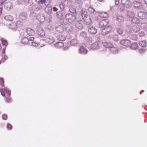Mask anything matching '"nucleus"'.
Masks as SVG:
<instances>
[{
  "mask_svg": "<svg viewBox=\"0 0 147 147\" xmlns=\"http://www.w3.org/2000/svg\"><path fill=\"white\" fill-rule=\"evenodd\" d=\"M64 45V44H63V43L61 42H59L55 43V45H54V46H55V47L56 48L60 49Z\"/></svg>",
  "mask_w": 147,
  "mask_h": 147,
  "instance_id": "obj_27",
  "label": "nucleus"
},
{
  "mask_svg": "<svg viewBox=\"0 0 147 147\" xmlns=\"http://www.w3.org/2000/svg\"><path fill=\"white\" fill-rule=\"evenodd\" d=\"M145 51V50L144 49H141L139 50L138 52L140 53H143Z\"/></svg>",
  "mask_w": 147,
  "mask_h": 147,
  "instance_id": "obj_58",
  "label": "nucleus"
},
{
  "mask_svg": "<svg viewBox=\"0 0 147 147\" xmlns=\"http://www.w3.org/2000/svg\"><path fill=\"white\" fill-rule=\"evenodd\" d=\"M124 7H125L123 6H120V7H119V9H120V11H123L124 10Z\"/></svg>",
  "mask_w": 147,
  "mask_h": 147,
  "instance_id": "obj_64",
  "label": "nucleus"
},
{
  "mask_svg": "<svg viewBox=\"0 0 147 147\" xmlns=\"http://www.w3.org/2000/svg\"><path fill=\"white\" fill-rule=\"evenodd\" d=\"M86 47V45L84 43H82L80 46V48L78 50L79 53L82 55H86L88 52V51L85 48Z\"/></svg>",
  "mask_w": 147,
  "mask_h": 147,
  "instance_id": "obj_5",
  "label": "nucleus"
},
{
  "mask_svg": "<svg viewBox=\"0 0 147 147\" xmlns=\"http://www.w3.org/2000/svg\"><path fill=\"white\" fill-rule=\"evenodd\" d=\"M112 27L111 26H108L105 27L101 30V34L106 35L111 31Z\"/></svg>",
  "mask_w": 147,
  "mask_h": 147,
  "instance_id": "obj_9",
  "label": "nucleus"
},
{
  "mask_svg": "<svg viewBox=\"0 0 147 147\" xmlns=\"http://www.w3.org/2000/svg\"><path fill=\"white\" fill-rule=\"evenodd\" d=\"M102 45L103 47L106 48H111L112 47H114L113 45L109 42H103L102 43Z\"/></svg>",
  "mask_w": 147,
  "mask_h": 147,
  "instance_id": "obj_16",
  "label": "nucleus"
},
{
  "mask_svg": "<svg viewBox=\"0 0 147 147\" xmlns=\"http://www.w3.org/2000/svg\"><path fill=\"white\" fill-rule=\"evenodd\" d=\"M131 39L134 40H136L137 39V35L136 34H133L131 36Z\"/></svg>",
  "mask_w": 147,
  "mask_h": 147,
  "instance_id": "obj_51",
  "label": "nucleus"
},
{
  "mask_svg": "<svg viewBox=\"0 0 147 147\" xmlns=\"http://www.w3.org/2000/svg\"><path fill=\"white\" fill-rule=\"evenodd\" d=\"M13 7L11 2L9 1L5 3L4 5V8L8 11L11 9Z\"/></svg>",
  "mask_w": 147,
  "mask_h": 147,
  "instance_id": "obj_11",
  "label": "nucleus"
},
{
  "mask_svg": "<svg viewBox=\"0 0 147 147\" xmlns=\"http://www.w3.org/2000/svg\"><path fill=\"white\" fill-rule=\"evenodd\" d=\"M8 59V57L6 55H3V57H2V59H1V60H2V61H3V62H4L7 59Z\"/></svg>",
  "mask_w": 147,
  "mask_h": 147,
  "instance_id": "obj_53",
  "label": "nucleus"
},
{
  "mask_svg": "<svg viewBox=\"0 0 147 147\" xmlns=\"http://www.w3.org/2000/svg\"><path fill=\"white\" fill-rule=\"evenodd\" d=\"M22 2H23V0H17V3L18 4H21Z\"/></svg>",
  "mask_w": 147,
  "mask_h": 147,
  "instance_id": "obj_62",
  "label": "nucleus"
},
{
  "mask_svg": "<svg viewBox=\"0 0 147 147\" xmlns=\"http://www.w3.org/2000/svg\"><path fill=\"white\" fill-rule=\"evenodd\" d=\"M3 119L4 120H6L7 119V115L5 114L3 115Z\"/></svg>",
  "mask_w": 147,
  "mask_h": 147,
  "instance_id": "obj_63",
  "label": "nucleus"
},
{
  "mask_svg": "<svg viewBox=\"0 0 147 147\" xmlns=\"http://www.w3.org/2000/svg\"><path fill=\"white\" fill-rule=\"evenodd\" d=\"M75 5L76 7L80 8L82 6V2L81 0H76L75 1Z\"/></svg>",
  "mask_w": 147,
  "mask_h": 147,
  "instance_id": "obj_24",
  "label": "nucleus"
},
{
  "mask_svg": "<svg viewBox=\"0 0 147 147\" xmlns=\"http://www.w3.org/2000/svg\"><path fill=\"white\" fill-rule=\"evenodd\" d=\"M133 31L135 32H137L139 31L140 30V27L138 25H135L132 28Z\"/></svg>",
  "mask_w": 147,
  "mask_h": 147,
  "instance_id": "obj_29",
  "label": "nucleus"
},
{
  "mask_svg": "<svg viewBox=\"0 0 147 147\" xmlns=\"http://www.w3.org/2000/svg\"><path fill=\"white\" fill-rule=\"evenodd\" d=\"M0 84L1 86H4V81H3V78H0Z\"/></svg>",
  "mask_w": 147,
  "mask_h": 147,
  "instance_id": "obj_57",
  "label": "nucleus"
},
{
  "mask_svg": "<svg viewBox=\"0 0 147 147\" xmlns=\"http://www.w3.org/2000/svg\"><path fill=\"white\" fill-rule=\"evenodd\" d=\"M88 11L89 13L94 15H96L98 13L91 6H90L88 7Z\"/></svg>",
  "mask_w": 147,
  "mask_h": 147,
  "instance_id": "obj_17",
  "label": "nucleus"
},
{
  "mask_svg": "<svg viewBox=\"0 0 147 147\" xmlns=\"http://www.w3.org/2000/svg\"><path fill=\"white\" fill-rule=\"evenodd\" d=\"M81 18H85L90 16L87 15L86 9H85L83 8L81 11Z\"/></svg>",
  "mask_w": 147,
  "mask_h": 147,
  "instance_id": "obj_19",
  "label": "nucleus"
},
{
  "mask_svg": "<svg viewBox=\"0 0 147 147\" xmlns=\"http://www.w3.org/2000/svg\"><path fill=\"white\" fill-rule=\"evenodd\" d=\"M127 16L129 18H133L134 16V13L131 11H128L127 12Z\"/></svg>",
  "mask_w": 147,
  "mask_h": 147,
  "instance_id": "obj_43",
  "label": "nucleus"
},
{
  "mask_svg": "<svg viewBox=\"0 0 147 147\" xmlns=\"http://www.w3.org/2000/svg\"><path fill=\"white\" fill-rule=\"evenodd\" d=\"M78 43V40L76 39H72L70 42V44L72 46H76Z\"/></svg>",
  "mask_w": 147,
  "mask_h": 147,
  "instance_id": "obj_33",
  "label": "nucleus"
},
{
  "mask_svg": "<svg viewBox=\"0 0 147 147\" xmlns=\"http://www.w3.org/2000/svg\"><path fill=\"white\" fill-rule=\"evenodd\" d=\"M147 27V24L145 23H142L141 24V28L145 29Z\"/></svg>",
  "mask_w": 147,
  "mask_h": 147,
  "instance_id": "obj_54",
  "label": "nucleus"
},
{
  "mask_svg": "<svg viewBox=\"0 0 147 147\" xmlns=\"http://www.w3.org/2000/svg\"><path fill=\"white\" fill-rule=\"evenodd\" d=\"M55 31L58 33H61L63 32L64 28L61 25L55 27Z\"/></svg>",
  "mask_w": 147,
  "mask_h": 147,
  "instance_id": "obj_21",
  "label": "nucleus"
},
{
  "mask_svg": "<svg viewBox=\"0 0 147 147\" xmlns=\"http://www.w3.org/2000/svg\"><path fill=\"white\" fill-rule=\"evenodd\" d=\"M34 40V38L31 37L28 38L24 37L21 39V42L24 45H28L30 43V41H32Z\"/></svg>",
  "mask_w": 147,
  "mask_h": 147,
  "instance_id": "obj_6",
  "label": "nucleus"
},
{
  "mask_svg": "<svg viewBox=\"0 0 147 147\" xmlns=\"http://www.w3.org/2000/svg\"><path fill=\"white\" fill-rule=\"evenodd\" d=\"M120 44L125 47L127 48L131 44V42L128 39H123L120 41Z\"/></svg>",
  "mask_w": 147,
  "mask_h": 147,
  "instance_id": "obj_7",
  "label": "nucleus"
},
{
  "mask_svg": "<svg viewBox=\"0 0 147 147\" xmlns=\"http://www.w3.org/2000/svg\"><path fill=\"white\" fill-rule=\"evenodd\" d=\"M65 18L68 22L70 23L74 22L76 20H77V19H79L78 18H76L74 16L69 13H67L65 14Z\"/></svg>",
  "mask_w": 147,
  "mask_h": 147,
  "instance_id": "obj_3",
  "label": "nucleus"
},
{
  "mask_svg": "<svg viewBox=\"0 0 147 147\" xmlns=\"http://www.w3.org/2000/svg\"><path fill=\"white\" fill-rule=\"evenodd\" d=\"M77 19V21L79 22L82 20H84L85 24L87 25H90L92 23V17L88 16L86 17H80Z\"/></svg>",
  "mask_w": 147,
  "mask_h": 147,
  "instance_id": "obj_2",
  "label": "nucleus"
},
{
  "mask_svg": "<svg viewBox=\"0 0 147 147\" xmlns=\"http://www.w3.org/2000/svg\"><path fill=\"white\" fill-rule=\"evenodd\" d=\"M37 3H39L42 5L43 4H45V5H49V2L48 1H45V0H41L39 1Z\"/></svg>",
  "mask_w": 147,
  "mask_h": 147,
  "instance_id": "obj_37",
  "label": "nucleus"
},
{
  "mask_svg": "<svg viewBox=\"0 0 147 147\" xmlns=\"http://www.w3.org/2000/svg\"><path fill=\"white\" fill-rule=\"evenodd\" d=\"M121 3L122 5L126 8L130 7L131 5V1L129 0H121Z\"/></svg>",
  "mask_w": 147,
  "mask_h": 147,
  "instance_id": "obj_10",
  "label": "nucleus"
},
{
  "mask_svg": "<svg viewBox=\"0 0 147 147\" xmlns=\"http://www.w3.org/2000/svg\"><path fill=\"white\" fill-rule=\"evenodd\" d=\"M4 19L7 22H11L13 20V18L11 15H9L5 16L4 17Z\"/></svg>",
  "mask_w": 147,
  "mask_h": 147,
  "instance_id": "obj_31",
  "label": "nucleus"
},
{
  "mask_svg": "<svg viewBox=\"0 0 147 147\" xmlns=\"http://www.w3.org/2000/svg\"><path fill=\"white\" fill-rule=\"evenodd\" d=\"M42 7V5L39 3H37L32 6V9L34 11H38Z\"/></svg>",
  "mask_w": 147,
  "mask_h": 147,
  "instance_id": "obj_12",
  "label": "nucleus"
},
{
  "mask_svg": "<svg viewBox=\"0 0 147 147\" xmlns=\"http://www.w3.org/2000/svg\"><path fill=\"white\" fill-rule=\"evenodd\" d=\"M37 34L39 36L43 37L45 36V32L41 29H39L37 31Z\"/></svg>",
  "mask_w": 147,
  "mask_h": 147,
  "instance_id": "obj_28",
  "label": "nucleus"
},
{
  "mask_svg": "<svg viewBox=\"0 0 147 147\" xmlns=\"http://www.w3.org/2000/svg\"><path fill=\"white\" fill-rule=\"evenodd\" d=\"M130 46H129L130 47V49L131 50H135L138 48V44L135 42H133Z\"/></svg>",
  "mask_w": 147,
  "mask_h": 147,
  "instance_id": "obj_30",
  "label": "nucleus"
},
{
  "mask_svg": "<svg viewBox=\"0 0 147 147\" xmlns=\"http://www.w3.org/2000/svg\"><path fill=\"white\" fill-rule=\"evenodd\" d=\"M139 45L142 47H145L146 46V42L144 40L139 42Z\"/></svg>",
  "mask_w": 147,
  "mask_h": 147,
  "instance_id": "obj_42",
  "label": "nucleus"
},
{
  "mask_svg": "<svg viewBox=\"0 0 147 147\" xmlns=\"http://www.w3.org/2000/svg\"><path fill=\"white\" fill-rule=\"evenodd\" d=\"M123 32V30L121 28H118L117 29V32L119 35H121Z\"/></svg>",
  "mask_w": 147,
  "mask_h": 147,
  "instance_id": "obj_47",
  "label": "nucleus"
},
{
  "mask_svg": "<svg viewBox=\"0 0 147 147\" xmlns=\"http://www.w3.org/2000/svg\"><path fill=\"white\" fill-rule=\"evenodd\" d=\"M54 41V39L53 37L51 36H47L45 37L44 40H40V44L42 43L43 42H45L48 44H51Z\"/></svg>",
  "mask_w": 147,
  "mask_h": 147,
  "instance_id": "obj_4",
  "label": "nucleus"
},
{
  "mask_svg": "<svg viewBox=\"0 0 147 147\" xmlns=\"http://www.w3.org/2000/svg\"><path fill=\"white\" fill-rule=\"evenodd\" d=\"M107 20H101V21L99 22V27L100 28H102L105 26L107 25L108 24Z\"/></svg>",
  "mask_w": 147,
  "mask_h": 147,
  "instance_id": "obj_18",
  "label": "nucleus"
},
{
  "mask_svg": "<svg viewBox=\"0 0 147 147\" xmlns=\"http://www.w3.org/2000/svg\"><path fill=\"white\" fill-rule=\"evenodd\" d=\"M36 19H37L39 22L40 23H42L45 21V17L42 14H39L37 16V18Z\"/></svg>",
  "mask_w": 147,
  "mask_h": 147,
  "instance_id": "obj_23",
  "label": "nucleus"
},
{
  "mask_svg": "<svg viewBox=\"0 0 147 147\" xmlns=\"http://www.w3.org/2000/svg\"><path fill=\"white\" fill-rule=\"evenodd\" d=\"M65 28L67 32H70L72 30V26L70 24H67L65 25Z\"/></svg>",
  "mask_w": 147,
  "mask_h": 147,
  "instance_id": "obj_25",
  "label": "nucleus"
},
{
  "mask_svg": "<svg viewBox=\"0 0 147 147\" xmlns=\"http://www.w3.org/2000/svg\"><path fill=\"white\" fill-rule=\"evenodd\" d=\"M145 36V33L143 32H141L139 33V36L141 37H142Z\"/></svg>",
  "mask_w": 147,
  "mask_h": 147,
  "instance_id": "obj_60",
  "label": "nucleus"
},
{
  "mask_svg": "<svg viewBox=\"0 0 147 147\" xmlns=\"http://www.w3.org/2000/svg\"><path fill=\"white\" fill-rule=\"evenodd\" d=\"M86 40L87 42L90 43H91L93 41V40L92 38L90 37H88L86 38H84Z\"/></svg>",
  "mask_w": 147,
  "mask_h": 147,
  "instance_id": "obj_50",
  "label": "nucleus"
},
{
  "mask_svg": "<svg viewBox=\"0 0 147 147\" xmlns=\"http://www.w3.org/2000/svg\"><path fill=\"white\" fill-rule=\"evenodd\" d=\"M75 27L78 29H81L82 28V24H81L80 22H77L75 24Z\"/></svg>",
  "mask_w": 147,
  "mask_h": 147,
  "instance_id": "obj_40",
  "label": "nucleus"
},
{
  "mask_svg": "<svg viewBox=\"0 0 147 147\" xmlns=\"http://www.w3.org/2000/svg\"><path fill=\"white\" fill-rule=\"evenodd\" d=\"M57 38L59 40L64 41L65 40V37L63 35L59 34L57 36Z\"/></svg>",
  "mask_w": 147,
  "mask_h": 147,
  "instance_id": "obj_36",
  "label": "nucleus"
},
{
  "mask_svg": "<svg viewBox=\"0 0 147 147\" xmlns=\"http://www.w3.org/2000/svg\"><path fill=\"white\" fill-rule=\"evenodd\" d=\"M16 25H17V26L20 27L22 25V21L19 20L16 23H15Z\"/></svg>",
  "mask_w": 147,
  "mask_h": 147,
  "instance_id": "obj_52",
  "label": "nucleus"
},
{
  "mask_svg": "<svg viewBox=\"0 0 147 147\" xmlns=\"http://www.w3.org/2000/svg\"><path fill=\"white\" fill-rule=\"evenodd\" d=\"M110 49V52L111 53L116 54L118 53V49L117 47H111Z\"/></svg>",
  "mask_w": 147,
  "mask_h": 147,
  "instance_id": "obj_32",
  "label": "nucleus"
},
{
  "mask_svg": "<svg viewBox=\"0 0 147 147\" xmlns=\"http://www.w3.org/2000/svg\"><path fill=\"white\" fill-rule=\"evenodd\" d=\"M98 16L101 18H106L108 16L107 13L106 12H103L99 13Z\"/></svg>",
  "mask_w": 147,
  "mask_h": 147,
  "instance_id": "obj_41",
  "label": "nucleus"
},
{
  "mask_svg": "<svg viewBox=\"0 0 147 147\" xmlns=\"http://www.w3.org/2000/svg\"><path fill=\"white\" fill-rule=\"evenodd\" d=\"M7 128L9 130H11L12 129V125L9 123H7Z\"/></svg>",
  "mask_w": 147,
  "mask_h": 147,
  "instance_id": "obj_61",
  "label": "nucleus"
},
{
  "mask_svg": "<svg viewBox=\"0 0 147 147\" xmlns=\"http://www.w3.org/2000/svg\"><path fill=\"white\" fill-rule=\"evenodd\" d=\"M1 95L3 96H4L5 94H6L7 96H5L6 102H9L10 100H11V98L9 97L11 94L10 90L7 88H5L4 89L1 88Z\"/></svg>",
  "mask_w": 147,
  "mask_h": 147,
  "instance_id": "obj_1",
  "label": "nucleus"
},
{
  "mask_svg": "<svg viewBox=\"0 0 147 147\" xmlns=\"http://www.w3.org/2000/svg\"><path fill=\"white\" fill-rule=\"evenodd\" d=\"M17 26V25H16L15 23L12 22L9 24V27L11 29H16V27Z\"/></svg>",
  "mask_w": 147,
  "mask_h": 147,
  "instance_id": "obj_45",
  "label": "nucleus"
},
{
  "mask_svg": "<svg viewBox=\"0 0 147 147\" xmlns=\"http://www.w3.org/2000/svg\"><path fill=\"white\" fill-rule=\"evenodd\" d=\"M1 43H2L3 45L5 46H7L8 45L7 42L4 38H2V39H1Z\"/></svg>",
  "mask_w": 147,
  "mask_h": 147,
  "instance_id": "obj_48",
  "label": "nucleus"
},
{
  "mask_svg": "<svg viewBox=\"0 0 147 147\" xmlns=\"http://www.w3.org/2000/svg\"><path fill=\"white\" fill-rule=\"evenodd\" d=\"M116 20L119 24H121L124 21V18L121 15H118L116 16Z\"/></svg>",
  "mask_w": 147,
  "mask_h": 147,
  "instance_id": "obj_20",
  "label": "nucleus"
},
{
  "mask_svg": "<svg viewBox=\"0 0 147 147\" xmlns=\"http://www.w3.org/2000/svg\"><path fill=\"white\" fill-rule=\"evenodd\" d=\"M138 16L142 19H147V13L143 11H140L138 13Z\"/></svg>",
  "mask_w": 147,
  "mask_h": 147,
  "instance_id": "obj_13",
  "label": "nucleus"
},
{
  "mask_svg": "<svg viewBox=\"0 0 147 147\" xmlns=\"http://www.w3.org/2000/svg\"><path fill=\"white\" fill-rule=\"evenodd\" d=\"M80 37L83 38H86L87 37V33L85 32H82L80 34Z\"/></svg>",
  "mask_w": 147,
  "mask_h": 147,
  "instance_id": "obj_46",
  "label": "nucleus"
},
{
  "mask_svg": "<svg viewBox=\"0 0 147 147\" xmlns=\"http://www.w3.org/2000/svg\"><path fill=\"white\" fill-rule=\"evenodd\" d=\"M52 18L51 16L49 14L47 16V22H50V20Z\"/></svg>",
  "mask_w": 147,
  "mask_h": 147,
  "instance_id": "obj_56",
  "label": "nucleus"
},
{
  "mask_svg": "<svg viewBox=\"0 0 147 147\" xmlns=\"http://www.w3.org/2000/svg\"><path fill=\"white\" fill-rule=\"evenodd\" d=\"M29 17H30V19L32 20H34L36 19L37 18V16L36 14L34 12H31L29 15Z\"/></svg>",
  "mask_w": 147,
  "mask_h": 147,
  "instance_id": "obj_35",
  "label": "nucleus"
},
{
  "mask_svg": "<svg viewBox=\"0 0 147 147\" xmlns=\"http://www.w3.org/2000/svg\"><path fill=\"white\" fill-rule=\"evenodd\" d=\"M61 4H63L66 7L70 6L71 4V2L70 0H65L63 3H61Z\"/></svg>",
  "mask_w": 147,
  "mask_h": 147,
  "instance_id": "obj_39",
  "label": "nucleus"
},
{
  "mask_svg": "<svg viewBox=\"0 0 147 147\" xmlns=\"http://www.w3.org/2000/svg\"><path fill=\"white\" fill-rule=\"evenodd\" d=\"M27 15L26 13L24 12H22L19 14V18L20 19L22 20H25L26 19V17Z\"/></svg>",
  "mask_w": 147,
  "mask_h": 147,
  "instance_id": "obj_26",
  "label": "nucleus"
},
{
  "mask_svg": "<svg viewBox=\"0 0 147 147\" xmlns=\"http://www.w3.org/2000/svg\"><path fill=\"white\" fill-rule=\"evenodd\" d=\"M133 5L136 8L141 9L142 7L143 4L140 1H134L133 3Z\"/></svg>",
  "mask_w": 147,
  "mask_h": 147,
  "instance_id": "obj_14",
  "label": "nucleus"
},
{
  "mask_svg": "<svg viewBox=\"0 0 147 147\" xmlns=\"http://www.w3.org/2000/svg\"><path fill=\"white\" fill-rule=\"evenodd\" d=\"M65 6L63 4H59V8L61 9V10H63L64 9V7Z\"/></svg>",
  "mask_w": 147,
  "mask_h": 147,
  "instance_id": "obj_59",
  "label": "nucleus"
},
{
  "mask_svg": "<svg viewBox=\"0 0 147 147\" xmlns=\"http://www.w3.org/2000/svg\"><path fill=\"white\" fill-rule=\"evenodd\" d=\"M45 11L48 13H50L51 12L52 8L50 6H47L45 8Z\"/></svg>",
  "mask_w": 147,
  "mask_h": 147,
  "instance_id": "obj_44",
  "label": "nucleus"
},
{
  "mask_svg": "<svg viewBox=\"0 0 147 147\" xmlns=\"http://www.w3.org/2000/svg\"><path fill=\"white\" fill-rule=\"evenodd\" d=\"M69 11H70V12L72 13H74L76 12V9L73 7H70Z\"/></svg>",
  "mask_w": 147,
  "mask_h": 147,
  "instance_id": "obj_49",
  "label": "nucleus"
},
{
  "mask_svg": "<svg viewBox=\"0 0 147 147\" xmlns=\"http://www.w3.org/2000/svg\"><path fill=\"white\" fill-rule=\"evenodd\" d=\"M26 32L27 35L29 36H32L35 34V31L30 28L26 29Z\"/></svg>",
  "mask_w": 147,
  "mask_h": 147,
  "instance_id": "obj_15",
  "label": "nucleus"
},
{
  "mask_svg": "<svg viewBox=\"0 0 147 147\" xmlns=\"http://www.w3.org/2000/svg\"><path fill=\"white\" fill-rule=\"evenodd\" d=\"M89 32L92 34H95L97 33V29L94 27L89 28L88 30Z\"/></svg>",
  "mask_w": 147,
  "mask_h": 147,
  "instance_id": "obj_22",
  "label": "nucleus"
},
{
  "mask_svg": "<svg viewBox=\"0 0 147 147\" xmlns=\"http://www.w3.org/2000/svg\"><path fill=\"white\" fill-rule=\"evenodd\" d=\"M100 47L99 43L98 42H94L91 45L90 50L95 51L98 50Z\"/></svg>",
  "mask_w": 147,
  "mask_h": 147,
  "instance_id": "obj_8",
  "label": "nucleus"
},
{
  "mask_svg": "<svg viewBox=\"0 0 147 147\" xmlns=\"http://www.w3.org/2000/svg\"><path fill=\"white\" fill-rule=\"evenodd\" d=\"M113 39L114 41L117 42L118 40V36L117 34L114 35L113 38Z\"/></svg>",
  "mask_w": 147,
  "mask_h": 147,
  "instance_id": "obj_55",
  "label": "nucleus"
},
{
  "mask_svg": "<svg viewBox=\"0 0 147 147\" xmlns=\"http://www.w3.org/2000/svg\"><path fill=\"white\" fill-rule=\"evenodd\" d=\"M131 22L134 24H138L140 22V20L138 18H134L132 19Z\"/></svg>",
  "mask_w": 147,
  "mask_h": 147,
  "instance_id": "obj_34",
  "label": "nucleus"
},
{
  "mask_svg": "<svg viewBox=\"0 0 147 147\" xmlns=\"http://www.w3.org/2000/svg\"><path fill=\"white\" fill-rule=\"evenodd\" d=\"M31 45L32 46L34 47H37L40 44V47H42L45 46V44H42V43L40 44V43H36L35 42H31Z\"/></svg>",
  "mask_w": 147,
  "mask_h": 147,
  "instance_id": "obj_38",
  "label": "nucleus"
}]
</instances>
